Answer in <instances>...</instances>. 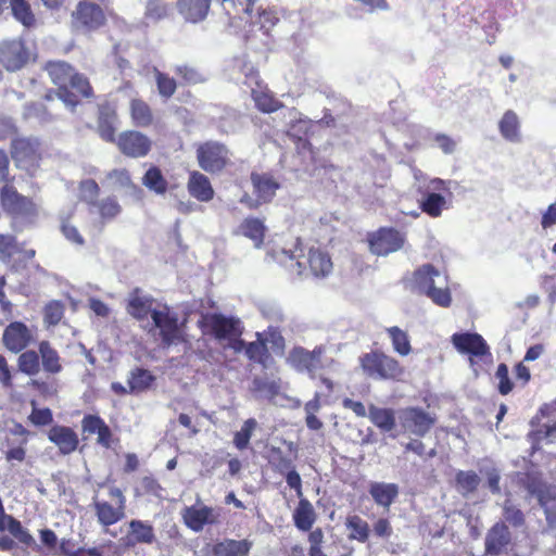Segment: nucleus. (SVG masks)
<instances>
[{
    "label": "nucleus",
    "mask_w": 556,
    "mask_h": 556,
    "mask_svg": "<svg viewBox=\"0 0 556 556\" xmlns=\"http://www.w3.org/2000/svg\"><path fill=\"white\" fill-rule=\"evenodd\" d=\"M155 381L154 375L144 368L136 367L129 371L127 386L130 394H140L148 391Z\"/></svg>",
    "instance_id": "obj_40"
},
{
    "label": "nucleus",
    "mask_w": 556,
    "mask_h": 556,
    "mask_svg": "<svg viewBox=\"0 0 556 556\" xmlns=\"http://www.w3.org/2000/svg\"><path fill=\"white\" fill-rule=\"evenodd\" d=\"M100 187L94 179L83 180L79 185V200L93 207L98 203Z\"/></svg>",
    "instance_id": "obj_52"
},
{
    "label": "nucleus",
    "mask_w": 556,
    "mask_h": 556,
    "mask_svg": "<svg viewBox=\"0 0 556 556\" xmlns=\"http://www.w3.org/2000/svg\"><path fill=\"white\" fill-rule=\"evenodd\" d=\"M33 410L30 413V415L28 416V420L37 426V427H41V426H48L50 425L52 421H53V414H52V410L48 407H45V408H37L35 407V402H33Z\"/></svg>",
    "instance_id": "obj_64"
},
{
    "label": "nucleus",
    "mask_w": 556,
    "mask_h": 556,
    "mask_svg": "<svg viewBox=\"0 0 556 556\" xmlns=\"http://www.w3.org/2000/svg\"><path fill=\"white\" fill-rule=\"evenodd\" d=\"M510 532L504 522L495 523L485 536V553L491 556L502 554L510 543Z\"/></svg>",
    "instance_id": "obj_29"
},
{
    "label": "nucleus",
    "mask_w": 556,
    "mask_h": 556,
    "mask_svg": "<svg viewBox=\"0 0 556 556\" xmlns=\"http://www.w3.org/2000/svg\"><path fill=\"white\" fill-rule=\"evenodd\" d=\"M268 463L273 469L285 476L287 484L294 490L298 497L302 496V479L295 470L293 460L279 447H273L269 453Z\"/></svg>",
    "instance_id": "obj_21"
},
{
    "label": "nucleus",
    "mask_w": 556,
    "mask_h": 556,
    "mask_svg": "<svg viewBox=\"0 0 556 556\" xmlns=\"http://www.w3.org/2000/svg\"><path fill=\"white\" fill-rule=\"evenodd\" d=\"M368 493L372 501L384 510L389 511L391 505L396 501L400 494V488L396 483L371 482L368 486Z\"/></svg>",
    "instance_id": "obj_31"
},
{
    "label": "nucleus",
    "mask_w": 556,
    "mask_h": 556,
    "mask_svg": "<svg viewBox=\"0 0 556 556\" xmlns=\"http://www.w3.org/2000/svg\"><path fill=\"white\" fill-rule=\"evenodd\" d=\"M427 188L428 190H432V192L424 191L419 188V192L424 195L419 202V207L428 216L437 218L441 216L446 205L445 198L439 192L447 191L448 187L445 180L441 178H432L429 180Z\"/></svg>",
    "instance_id": "obj_20"
},
{
    "label": "nucleus",
    "mask_w": 556,
    "mask_h": 556,
    "mask_svg": "<svg viewBox=\"0 0 556 556\" xmlns=\"http://www.w3.org/2000/svg\"><path fill=\"white\" fill-rule=\"evenodd\" d=\"M187 190L189 194L199 202H208L215 194L210 179L198 170H193L189 174Z\"/></svg>",
    "instance_id": "obj_33"
},
{
    "label": "nucleus",
    "mask_w": 556,
    "mask_h": 556,
    "mask_svg": "<svg viewBox=\"0 0 556 556\" xmlns=\"http://www.w3.org/2000/svg\"><path fill=\"white\" fill-rule=\"evenodd\" d=\"M519 485L538 498L549 523L556 521V486L543 481L536 471H527L519 478Z\"/></svg>",
    "instance_id": "obj_4"
},
{
    "label": "nucleus",
    "mask_w": 556,
    "mask_h": 556,
    "mask_svg": "<svg viewBox=\"0 0 556 556\" xmlns=\"http://www.w3.org/2000/svg\"><path fill=\"white\" fill-rule=\"evenodd\" d=\"M109 496L115 501L114 504L99 500L97 496L92 502L98 522L103 527L113 526L125 517L126 497L123 491L117 486H112L109 490Z\"/></svg>",
    "instance_id": "obj_9"
},
{
    "label": "nucleus",
    "mask_w": 556,
    "mask_h": 556,
    "mask_svg": "<svg viewBox=\"0 0 556 556\" xmlns=\"http://www.w3.org/2000/svg\"><path fill=\"white\" fill-rule=\"evenodd\" d=\"M11 14L14 20L26 29H31L37 26L36 14L27 0H12Z\"/></svg>",
    "instance_id": "obj_43"
},
{
    "label": "nucleus",
    "mask_w": 556,
    "mask_h": 556,
    "mask_svg": "<svg viewBox=\"0 0 556 556\" xmlns=\"http://www.w3.org/2000/svg\"><path fill=\"white\" fill-rule=\"evenodd\" d=\"M368 418L382 432H391L396 426L395 412L392 408L378 407L370 404Z\"/></svg>",
    "instance_id": "obj_41"
},
{
    "label": "nucleus",
    "mask_w": 556,
    "mask_h": 556,
    "mask_svg": "<svg viewBox=\"0 0 556 556\" xmlns=\"http://www.w3.org/2000/svg\"><path fill=\"white\" fill-rule=\"evenodd\" d=\"M118 151L130 159L146 157L152 150V140L143 132L135 129L122 131L115 141Z\"/></svg>",
    "instance_id": "obj_15"
},
{
    "label": "nucleus",
    "mask_w": 556,
    "mask_h": 556,
    "mask_svg": "<svg viewBox=\"0 0 556 556\" xmlns=\"http://www.w3.org/2000/svg\"><path fill=\"white\" fill-rule=\"evenodd\" d=\"M495 378L498 380L497 391L502 395H507L514 389V383L509 378L508 366L504 363L498 364Z\"/></svg>",
    "instance_id": "obj_60"
},
{
    "label": "nucleus",
    "mask_w": 556,
    "mask_h": 556,
    "mask_svg": "<svg viewBox=\"0 0 556 556\" xmlns=\"http://www.w3.org/2000/svg\"><path fill=\"white\" fill-rule=\"evenodd\" d=\"M498 131L503 139L517 143L521 141V122L518 114L513 110L504 112L498 121Z\"/></svg>",
    "instance_id": "obj_36"
},
{
    "label": "nucleus",
    "mask_w": 556,
    "mask_h": 556,
    "mask_svg": "<svg viewBox=\"0 0 556 556\" xmlns=\"http://www.w3.org/2000/svg\"><path fill=\"white\" fill-rule=\"evenodd\" d=\"M10 152L16 166L26 170L38 167L41 160L40 142L37 138H14Z\"/></svg>",
    "instance_id": "obj_14"
},
{
    "label": "nucleus",
    "mask_w": 556,
    "mask_h": 556,
    "mask_svg": "<svg viewBox=\"0 0 556 556\" xmlns=\"http://www.w3.org/2000/svg\"><path fill=\"white\" fill-rule=\"evenodd\" d=\"M129 115L136 127L149 128L154 124L153 110L143 99L135 98L130 100Z\"/></svg>",
    "instance_id": "obj_38"
},
{
    "label": "nucleus",
    "mask_w": 556,
    "mask_h": 556,
    "mask_svg": "<svg viewBox=\"0 0 556 556\" xmlns=\"http://www.w3.org/2000/svg\"><path fill=\"white\" fill-rule=\"evenodd\" d=\"M434 280H418L417 291L430 298L433 303L442 307H448L452 296L448 288H437Z\"/></svg>",
    "instance_id": "obj_42"
},
{
    "label": "nucleus",
    "mask_w": 556,
    "mask_h": 556,
    "mask_svg": "<svg viewBox=\"0 0 556 556\" xmlns=\"http://www.w3.org/2000/svg\"><path fill=\"white\" fill-rule=\"evenodd\" d=\"M308 532V556H327L324 553L325 534L323 529L318 527Z\"/></svg>",
    "instance_id": "obj_57"
},
{
    "label": "nucleus",
    "mask_w": 556,
    "mask_h": 556,
    "mask_svg": "<svg viewBox=\"0 0 556 556\" xmlns=\"http://www.w3.org/2000/svg\"><path fill=\"white\" fill-rule=\"evenodd\" d=\"M179 86H193L205 81V77L198 67L190 64H179L174 67Z\"/></svg>",
    "instance_id": "obj_46"
},
{
    "label": "nucleus",
    "mask_w": 556,
    "mask_h": 556,
    "mask_svg": "<svg viewBox=\"0 0 556 556\" xmlns=\"http://www.w3.org/2000/svg\"><path fill=\"white\" fill-rule=\"evenodd\" d=\"M18 251L16 237L10 233H0V258L4 262Z\"/></svg>",
    "instance_id": "obj_59"
},
{
    "label": "nucleus",
    "mask_w": 556,
    "mask_h": 556,
    "mask_svg": "<svg viewBox=\"0 0 556 556\" xmlns=\"http://www.w3.org/2000/svg\"><path fill=\"white\" fill-rule=\"evenodd\" d=\"M110 2L111 0H79L71 15L73 25L86 31L104 27Z\"/></svg>",
    "instance_id": "obj_5"
},
{
    "label": "nucleus",
    "mask_w": 556,
    "mask_h": 556,
    "mask_svg": "<svg viewBox=\"0 0 556 556\" xmlns=\"http://www.w3.org/2000/svg\"><path fill=\"white\" fill-rule=\"evenodd\" d=\"M405 432L416 437H425L435 425L437 418L421 407H406L400 416Z\"/></svg>",
    "instance_id": "obj_19"
},
{
    "label": "nucleus",
    "mask_w": 556,
    "mask_h": 556,
    "mask_svg": "<svg viewBox=\"0 0 556 556\" xmlns=\"http://www.w3.org/2000/svg\"><path fill=\"white\" fill-rule=\"evenodd\" d=\"M182 519L185 525L195 532L201 531L205 525L215 522L213 508L206 505L186 507L182 511Z\"/></svg>",
    "instance_id": "obj_30"
},
{
    "label": "nucleus",
    "mask_w": 556,
    "mask_h": 556,
    "mask_svg": "<svg viewBox=\"0 0 556 556\" xmlns=\"http://www.w3.org/2000/svg\"><path fill=\"white\" fill-rule=\"evenodd\" d=\"M106 178L112 181L113 187L124 189L135 200H141L143 190L131 178L127 168H114L106 174Z\"/></svg>",
    "instance_id": "obj_35"
},
{
    "label": "nucleus",
    "mask_w": 556,
    "mask_h": 556,
    "mask_svg": "<svg viewBox=\"0 0 556 556\" xmlns=\"http://www.w3.org/2000/svg\"><path fill=\"white\" fill-rule=\"evenodd\" d=\"M83 433L97 434V444L111 448L114 443V437L111 428L103 418L96 414H86L81 419Z\"/></svg>",
    "instance_id": "obj_25"
},
{
    "label": "nucleus",
    "mask_w": 556,
    "mask_h": 556,
    "mask_svg": "<svg viewBox=\"0 0 556 556\" xmlns=\"http://www.w3.org/2000/svg\"><path fill=\"white\" fill-rule=\"evenodd\" d=\"M451 342L462 354L476 357L491 355L486 341L477 332H456L451 337Z\"/></svg>",
    "instance_id": "obj_23"
},
{
    "label": "nucleus",
    "mask_w": 556,
    "mask_h": 556,
    "mask_svg": "<svg viewBox=\"0 0 556 556\" xmlns=\"http://www.w3.org/2000/svg\"><path fill=\"white\" fill-rule=\"evenodd\" d=\"M251 543L248 540H225L214 545L213 551L217 556H248L251 549Z\"/></svg>",
    "instance_id": "obj_44"
},
{
    "label": "nucleus",
    "mask_w": 556,
    "mask_h": 556,
    "mask_svg": "<svg viewBox=\"0 0 556 556\" xmlns=\"http://www.w3.org/2000/svg\"><path fill=\"white\" fill-rule=\"evenodd\" d=\"M298 274L313 278H327L333 271L330 253L321 248L311 247L303 261H298Z\"/></svg>",
    "instance_id": "obj_12"
},
{
    "label": "nucleus",
    "mask_w": 556,
    "mask_h": 556,
    "mask_svg": "<svg viewBox=\"0 0 556 556\" xmlns=\"http://www.w3.org/2000/svg\"><path fill=\"white\" fill-rule=\"evenodd\" d=\"M151 318L156 328L160 329V333L163 343L166 345L173 344L179 339L180 332L178 327V318L176 315L169 314V312L153 309Z\"/></svg>",
    "instance_id": "obj_26"
},
{
    "label": "nucleus",
    "mask_w": 556,
    "mask_h": 556,
    "mask_svg": "<svg viewBox=\"0 0 556 556\" xmlns=\"http://www.w3.org/2000/svg\"><path fill=\"white\" fill-rule=\"evenodd\" d=\"M29 61V50L22 38H11L0 41V64L8 72L23 68Z\"/></svg>",
    "instance_id": "obj_16"
},
{
    "label": "nucleus",
    "mask_w": 556,
    "mask_h": 556,
    "mask_svg": "<svg viewBox=\"0 0 556 556\" xmlns=\"http://www.w3.org/2000/svg\"><path fill=\"white\" fill-rule=\"evenodd\" d=\"M54 90H49L39 101L25 104L23 117L38 123L51 122L60 115V105Z\"/></svg>",
    "instance_id": "obj_18"
},
{
    "label": "nucleus",
    "mask_w": 556,
    "mask_h": 556,
    "mask_svg": "<svg viewBox=\"0 0 556 556\" xmlns=\"http://www.w3.org/2000/svg\"><path fill=\"white\" fill-rule=\"evenodd\" d=\"M37 346L38 351L27 350L18 355V370L29 377L38 375L41 368L46 374L51 376L62 372V357L51 342L42 340Z\"/></svg>",
    "instance_id": "obj_2"
},
{
    "label": "nucleus",
    "mask_w": 556,
    "mask_h": 556,
    "mask_svg": "<svg viewBox=\"0 0 556 556\" xmlns=\"http://www.w3.org/2000/svg\"><path fill=\"white\" fill-rule=\"evenodd\" d=\"M279 17L275 10L264 9L258 12L257 24L264 34L269 35V31L278 24Z\"/></svg>",
    "instance_id": "obj_62"
},
{
    "label": "nucleus",
    "mask_w": 556,
    "mask_h": 556,
    "mask_svg": "<svg viewBox=\"0 0 556 556\" xmlns=\"http://www.w3.org/2000/svg\"><path fill=\"white\" fill-rule=\"evenodd\" d=\"M212 0H177L176 9L187 23L204 21L210 12Z\"/></svg>",
    "instance_id": "obj_28"
},
{
    "label": "nucleus",
    "mask_w": 556,
    "mask_h": 556,
    "mask_svg": "<svg viewBox=\"0 0 556 556\" xmlns=\"http://www.w3.org/2000/svg\"><path fill=\"white\" fill-rule=\"evenodd\" d=\"M1 203L3 210L13 217H27L36 214V205L33 200L20 194L12 186L5 185L1 189Z\"/></svg>",
    "instance_id": "obj_22"
},
{
    "label": "nucleus",
    "mask_w": 556,
    "mask_h": 556,
    "mask_svg": "<svg viewBox=\"0 0 556 556\" xmlns=\"http://www.w3.org/2000/svg\"><path fill=\"white\" fill-rule=\"evenodd\" d=\"M250 180L254 198L245 193L240 199V202L249 210H256L261 205L270 203L274 200L277 190L280 188L279 180L269 172H252Z\"/></svg>",
    "instance_id": "obj_7"
},
{
    "label": "nucleus",
    "mask_w": 556,
    "mask_h": 556,
    "mask_svg": "<svg viewBox=\"0 0 556 556\" xmlns=\"http://www.w3.org/2000/svg\"><path fill=\"white\" fill-rule=\"evenodd\" d=\"M199 326L204 334L211 336L217 341H227L232 337H241L244 329L239 318L220 313L203 315L199 320Z\"/></svg>",
    "instance_id": "obj_8"
},
{
    "label": "nucleus",
    "mask_w": 556,
    "mask_h": 556,
    "mask_svg": "<svg viewBox=\"0 0 556 556\" xmlns=\"http://www.w3.org/2000/svg\"><path fill=\"white\" fill-rule=\"evenodd\" d=\"M323 346H316L313 351H308L302 346H294L287 357L288 364L299 372H307L314 378L317 371L324 368Z\"/></svg>",
    "instance_id": "obj_17"
},
{
    "label": "nucleus",
    "mask_w": 556,
    "mask_h": 556,
    "mask_svg": "<svg viewBox=\"0 0 556 556\" xmlns=\"http://www.w3.org/2000/svg\"><path fill=\"white\" fill-rule=\"evenodd\" d=\"M367 242L372 254L387 256L404 247L406 236L393 227H380L367 233Z\"/></svg>",
    "instance_id": "obj_11"
},
{
    "label": "nucleus",
    "mask_w": 556,
    "mask_h": 556,
    "mask_svg": "<svg viewBox=\"0 0 556 556\" xmlns=\"http://www.w3.org/2000/svg\"><path fill=\"white\" fill-rule=\"evenodd\" d=\"M393 350L401 356H406L412 352V345L408 334L399 327L387 329Z\"/></svg>",
    "instance_id": "obj_50"
},
{
    "label": "nucleus",
    "mask_w": 556,
    "mask_h": 556,
    "mask_svg": "<svg viewBox=\"0 0 556 556\" xmlns=\"http://www.w3.org/2000/svg\"><path fill=\"white\" fill-rule=\"evenodd\" d=\"M93 207L103 223L115 219L122 213V206L114 195L99 200Z\"/></svg>",
    "instance_id": "obj_48"
},
{
    "label": "nucleus",
    "mask_w": 556,
    "mask_h": 556,
    "mask_svg": "<svg viewBox=\"0 0 556 556\" xmlns=\"http://www.w3.org/2000/svg\"><path fill=\"white\" fill-rule=\"evenodd\" d=\"M316 518L313 504L303 495L299 497L298 506L292 513V520L295 528L302 532H307L312 529Z\"/></svg>",
    "instance_id": "obj_37"
},
{
    "label": "nucleus",
    "mask_w": 556,
    "mask_h": 556,
    "mask_svg": "<svg viewBox=\"0 0 556 556\" xmlns=\"http://www.w3.org/2000/svg\"><path fill=\"white\" fill-rule=\"evenodd\" d=\"M65 307L60 301H50L43 307V324L47 328L56 326L64 316Z\"/></svg>",
    "instance_id": "obj_54"
},
{
    "label": "nucleus",
    "mask_w": 556,
    "mask_h": 556,
    "mask_svg": "<svg viewBox=\"0 0 556 556\" xmlns=\"http://www.w3.org/2000/svg\"><path fill=\"white\" fill-rule=\"evenodd\" d=\"M359 365L363 372L374 380L401 381L405 375L404 366L395 357L379 350L364 353Z\"/></svg>",
    "instance_id": "obj_3"
},
{
    "label": "nucleus",
    "mask_w": 556,
    "mask_h": 556,
    "mask_svg": "<svg viewBox=\"0 0 556 556\" xmlns=\"http://www.w3.org/2000/svg\"><path fill=\"white\" fill-rule=\"evenodd\" d=\"M163 490L164 489L162 488V485L160 484L157 479H155L152 476H144L140 480L139 488L137 490V494L150 495V496L161 498Z\"/></svg>",
    "instance_id": "obj_58"
},
{
    "label": "nucleus",
    "mask_w": 556,
    "mask_h": 556,
    "mask_svg": "<svg viewBox=\"0 0 556 556\" xmlns=\"http://www.w3.org/2000/svg\"><path fill=\"white\" fill-rule=\"evenodd\" d=\"M345 527L350 530L349 539L366 543L369 540L370 529L366 520L358 515L348 516Z\"/></svg>",
    "instance_id": "obj_45"
},
{
    "label": "nucleus",
    "mask_w": 556,
    "mask_h": 556,
    "mask_svg": "<svg viewBox=\"0 0 556 556\" xmlns=\"http://www.w3.org/2000/svg\"><path fill=\"white\" fill-rule=\"evenodd\" d=\"M130 531L136 542L152 543L154 540V531L152 526L147 525L141 520H132L130 522Z\"/></svg>",
    "instance_id": "obj_56"
},
{
    "label": "nucleus",
    "mask_w": 556,
    "mask_h": 556,
    "mask_svg": "<svg viewBox=\"0 0 556 556\" xmlns=\"http://www.w3.org/2000/svg\"><path fill=\"white\" fill-rule=\"evenodd\" d=\"M154 76L160 96L164 99L172 98L175 94L177 87L179 86L178 81L174 77H170L168 74L160 71H155Z\"/></svg>",
    "instance_id": "obj_53"
},
{
    "label": "nucleus",
    "mask_w": 556,
    "mask_h": 556,
    "mask_svg": "<svg viewBox=\"0 0 556 556\" xmlns=\"http://www.w3.org/2000/svg\"><path fill=\"white\" fill-rule=\"evenodd\" d=\"M256 428L257 421L254 418L247 419L241 429L233 434V445L240 451L248 448Z\"/></svg>",
    "instance_id": "obj_51"
},
{
    "label": "nucleus",
    "mask_w": 556,
    "mask_h": 556,
    "mask_svg": "<svg viewBox=\"0 0 556 556\" xmlns=\"http://www.w3.org/2000/svg\"><path fill=\"white\" fill-rule=\"evenodd\" d=\"M152 301L150 299H144L140 296H134L127 306L128 313L137 318L138 320L146 319L149 314L151 315Z\"/></svg>",
    "instance_id": "obj_55"
},
{
    "label": "nucleus",
    "mask_w": 556,
    "mask_h": 556,
    "mask_svg": "<svg viewBox=\"0 0 556 556\" xmlns=\"http://www.w3.org/2000/svg\"><path fill=\"white\" fill-rule=\"evenodd\" d=\"M251 97L255 108L262 113H274L283 106L265 83L252 87Z\"/></svg>",
    "instance_id": "obj_34"
},
{
    "label": "nucleus",
    "mask_w": 556,
    "mask_h": 556,
    "mask_svg": "<svg viewBox=\"0 0 556 556\" xmlns=\"http://www.w3.org/2000/svg\"><path fill=\"white\" fill-rule=\"evenodd\" d=\"M199 166L206 173L223 172L230 163L228 148L218 141H205L197 148Z\"/></svg>",
    "instance_id": "obj_10"
},
{
    "label": "nucleus",
    "mask_w": 556,
    "mask_h": 556,
    "mask_svg": "<svg viewBox=\"0 0 556 556\" xmlns=\"http://www.w3.org/2000/svg\"><path fill=\"white\" fill-rule=\"evenodd\" d=\"M456 489L463 494L468 495L477 491L480 484L479 476L472 471L459 470L455 475Z\"/></svg>",
    "instance_id": "obj_49"
},
{
    "label": "nucleus",
    "mask_w": 556,
    "mask_h": 556,
    "mask_svg": "<svg viewBox=\"0 0 556 556\" xmlns=\"http://www.w3.org/2000/svg\"><path fill=\"white\" fill-rule=\"evenodd\" d=\"M170 4L166 0H147L144 7V18L157 23L170 15Z\"/></svg>",
    "instance_id": "obj_47"
},
{
    "label": "nucleus",
    "mask_w": 556,
    "mask_h": 556,
    "mask_svg": "<svg viewBox=\"0 0 556 556\" xmlns=\"http://www.w3.org/2000/svg\"><path fill=\"white\" fill-rule=\"evenodd\" d=\"M240 73L244 76L243 84L250 89H252L254 86H257L258 84L264 83L261 79L258 70L251 62H242L240 66Z\"/></svg>",
    "instance_id": "obj_63"
},
{
    "label": "nucleus",
    "mask_w": 556,
    "mask_h": 556,
    "mask_svg": "<svg viewBox=\"0 0 556 556\" xmlns=\"http://www.w3.org/2000/svg\"><path fill=\"white\" fill-rule=\"evenodd\" d=\"M142 185L156 195H164L169 189V182L162 169L150 165L141 178Z\"/></svg>",
    "instance_id": "obj_39"
},
{
    "label": "nucleus",
    "mask_w": 556,
    "mask_h": 556,
    "mask_svg": "<svg viewBox=\"0 0 556 556\" xmlns=\"http://www.w3.org/2000/svg\"><path fill=\"white\" fill-rule=\"evenodd\" d=\"M117 119V111L113 103L104 100L98 104L97 130L105 142L115 141Z\"/></svg>",
    "instance_id": "obj_24"
},
{
    "label": "nucleus",
    "mask_w": 556,
    "mask_h": 556,
    "mask_svg": "<svg viewBox=\"0 0 556 556\" xmlns=\"http://www.w3.org/2000/svg\"><path fill=\"white\" fill-rule=\"evenodd\" d=\"M45 70L51 81L58 87L54 96L65 105L74 110L80 102L79 98H91L93 88L88 78L79 74L64 61H49Z\"/></svg>",
    "instance_id": "obj_1"
},
{
    "label": "nucleus",
    "mask_w": 556,
    "mask_h": 556,
    "mask_svg": "<svg viewBox=\"0 0 556 556\" xmlns=\"http://www.w3.org/2000/svg\"><path fill=\"white\" fill-rule=\"evenodd\" d=\"M256 1L257 0H245L244 3H237L236 0H222V4L229 16L232 14H239L240 12L251 15Z\"/></svg>",
    "instance_id": "obj_61"
},
{
    "label": "nucleus",
    "mask_w": 556,
    "mask_h": 556,
    "mask_svg": "<svg viewBox=\"0 0 556 556\" xmlns=\"http://www.w3.org/2000/svg\"><path fill=\"white\" fill-rule=\"evenodd\" d=\"M48 439L55 444L63 455L75 452L79 444L77 433L67 426H52L48 432Z\"/></svg>",
    "instance_id": "obj_27"
},
{
    "label": "nucleus",
    "mask_w": 556,
    "mask_h": 556,
    "mask_svg": "<svg viewBox=\"0 0 556 556\" xmlns=\"http://www.w3.org/2000/svg\"><path fill=\"white\" fill-rule=\"evenodd\" d=\"M36 327H28L23 321H12L3 330V345L14 354H22L36 342Z\"/></svg>",
    "instance_id": "obj_13"
},
{
    "label": "nucleus",
    "mask_w": 556,
    "mask_h": 556,
    "mask_svg": "<svg viewBox=\"0 0 556 556\" xmlns=\"http://www.w3.org/2000/svg\"><path fill=\"white\" fill-rule=\"evenodd\" d=\"M282 353L285 350V338L277 331H269L266 334L257 332L256 340L249 342L245 349V356L252 363L261 365L263 368L270 367L275 359L269 351Z\"/></svg>",
    "instance_id": "obj_6"
},
{
    "label": "nucleus",
    "mask_w": 556,
    "mask_h": 556,
    "mask_svg": "<svg viewBox=\"0 0 556 556\" xmlns=\"http://www.w3.org/2000/svg\"><path fill=\"white\" fill-rule=\"evenodd\" d=\"M266 231L264 218L248 216L240 223L235 233L249 238L253 241L255 248H261L264 243Z\"/></svg>",
    "instance_id": "obj_32"
}]
</instances>
